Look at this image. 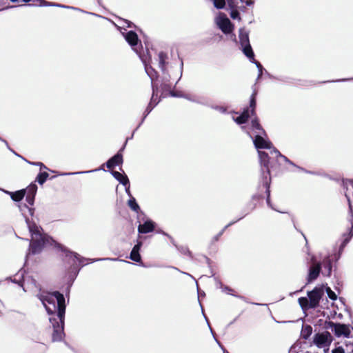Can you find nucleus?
I'll return each instance as SVG.
<instances>
[{"mask_svg":"<svg viewBox=\"0 0 353 353\" xmlns=\"http://www.w3.org/2000/svg\"><path fill=\"white\" fill-rule=\"evenodd\" d=\"M22 280L23 281H24V279H23V272L20 271L15 276H14V278L13 279H12V282L14 283H18L19 285H21V287H23V290L26 291L24 287H23V284L22 283Z\"/></svg>","mask_w":353,"mask_h":353,"instance_id":"nucleus-28","label":"nucleus"},{"mask_svg":"<svg viewBox=\"0 0 353 353\" xmlns=\"http://www.w3.org/2000/svg\"><path fill=\"white\" fill-rule=\"evenodd\" d=\"M235 222H237V220H235V221H233L232 223H234Z\"/></svg>","mask_w":353,"mask_h":353,"instance_id":"nucleus-63","label":"nucleus"},{"mask_svg":"<svg viewBox=\"0 0 353 353\" xmlns=\"http://www.w3.org/2000/svg\"><path fill=\"white\" fill-rule=\"evenodd\" d=\"M18 156H19V157H21V159H23V157H21V155H18ZM24 160L27 162V160H26V159H24Z\"/></svg>","mask_w":353,"mask_h":353,"instance_id":"nucleus-57","label":"nucleus"},{"mask_svg":"<svg viewBox=\"0 0 353 353\" xmlns=\"http://www.w3.org/2000/svg\"><path fill=\"white\" fill-rule=\"evenodd\" d=\"M27 163L29 164L33 165L39 166V167H40L41 170H42V169L48 170V168L41 162H31V161H27Z\"/></svg>","mask_w":353,"mask_h":353,"instance_id":"nucleus-37","label":"nucleus"},{"mask_svg":"<svg viewBox=\"0 0 353 353\" xmlns=\"http://www.w3.org/2000/svg\"><path fill=\"white\" fill-rule=\"evenodd\" d=\"M20 208H21V211H23V208H26V209L28 210V211L29 212L30 215L33 214V212H34V208H29L26 205H23V206H21Z\"/></svg>","mask_w":353,"mask_h":353,"instance_id":"nucleus-40","label":"nucleus"},{"mask_svg":"<svg viewBox=\"0 0 353 353\" xmlns=\"http://www.w3.org/2000/svg\"><path fill=\"white\" fill-rule=\"evenodd\" d=\"M256 94V92H254L250 98V106L251 108V114H254L255 112V106H256V99L255 95Z\"/></svg>","mask_w":353,"mask_h":353,"instance_id":"nucleus-31","label":"nucleus"},{"mask_svg":"<svg viewBox=\"0 0 353 353\" xmlns=\"http://www.w3.org/2000/svg\"><path fill=\"white\" fill-rule=\"evenodd\" d=\"M123 163V157L120 152L113 156L106 162V166L108 168H112L113 167L120 165Z\"/></svg>","mask_w":353,"mask_h":353,"instance_id":"nucleus-18","label":"nucleus"},{"mask_svg":"<svg viewBox=\"0 0 353 353\" xmlns=\"http://www.w3.org/2000/svg\"><path fill=\"white\" fill-rule=\"evenodd\" d=\"M248 135L252 139L254 145L257 149H270L272 148V143L263 137L262 134L260 132L255 135L254 138H253L250 133H248Z\"/></svg>","mask_w":353,"mask_h":353,"instance_id":"nucleus-12","label":"nucleus"},{"mask_svg":"<svg viewBox=\"0 0 353 353\" xmlns=\"http://www.w3.org/2000/svg\"><path fill=\"white\" fill-rule=\"evenodd\" d=\"M215 340L216 341L217 343H219L220 345L219 341H218L216 339H215Z\"/></svg>","mask_w":353,"mask_h":353,"instance_id":"nucleus-62","label":"nucleus"},{"mask_svg":"<svg viewBox=\"0 0 353 353\" xmlns=\"http://www.w3.org/2000/svg\"><path fill=\"white\" fill-rule=\"evenodd\" d=\"M345 191V195L348 201L349 212L353 213V180H349L343 182Z\"/></svg>","mask_w":353,"mask_h":353,"instance_id":"nucleus-13","label":"nucleus"},{"mask_svg":"<svg viewBox=\"0 0 353 353\" xmlns=\"http://www.w3.org/2000/svg\"><path fill=\"white\" fill-rule=\"evenodd\" d=\"M122 34L123 35L125 41L132 47V50L135 51L137 54H139V58L141 59V57H143L144 59H146V63L148 65H150V61L148 59H150V58H148V56H145L144 54H141L138 50L139 38L136 32H134L132 30H130L126 32H122Z\"/></svg>","mask_w":353,"mask_h":353,"instance_id":"nucleus-8","label":"nucleus"},{"mask_svg":"<svg viewBox=\"0 0 353 353\" xmlns=\"http://www.w3.org/2000/svg\"><path fill=\"white\" fill-rule=\"evenodd\" d=\"M182 67H183V62L181 61V68H180L181 74H182Z\"/></svg>","mask_w":353,"mask_h":353,"instance_id":"nucleus-53","label":"nucleus"},{"mask_svg":"<svg viewBox=\"0 0 353 353\" xmlns=\"http://www.w3.org/2000/svg\"><path fill=\"white\" fill-rule=\"evenodd\" d=\"M101 168H98L92 170H88V171H83V172H72V173H67L66 174H85V173H90L95 171L100 170Z\"/></svg>","mask_w":353,"mask_h":353,"instance_id":"nucleus-39","label":"nucleus"},{"mask_svg":"<svg viewBox=\"0 0 353 353\" xmlns=\"http://www.w3.org/2000/svg\"><path fill=\"white\" fill-rule=\"evenodd\" d=\"M141 61H142L143 63L144 64L145 70L147 74L148 75V77H150V79H151V83H152V96L151 101L150 103H151V104L154 105V104H155L156 102H157V103L159 102V100H157V97H155V91H156V89H157V86H158V84L156 83V82H154L155 79L157 78V72L152 68V65H148L146 63L145 59H144L143 57H141Z\"/></svg>","mask_w":353,"mask_h":353,"instance_id":"nucleus-7","label":"nucleus"},{"mask_svg":"<svg viewBox=\"0 0 353 353\" xmlns=\"http://www.w3.org/2000/svg\"><path fill=\"white\" fill-rule=\"evenodd\" d=\"M349 79H340V80H337L336 81H348Z\"/></svg>","mask_w":353,"mask_h":353,"instance_id":"nucleus-52","label":"nucleus"},{"mask_svg":"<svg viewBox=\"0 0 353 353\" xmlns=\"http://www.w3.org/2000/svg\"><path fill=\"white\" fill-rule=\"evenodd\" d=\"M49 176L48 173L46 172H40L36 179V181L40 184L43 185L46 181L47 180L48 177Z\"/></svg>","mask_w":353,"mask_h":353,"instance_id":"nucleus-30","label":"nucleus"},{"mask_svg":"<svg viewBox=\"0 0 353 353\" xmlns=\"http://www.w3.org/2000/svg\"><path fill=\"white\" fill-rule=\"evenodd\" d=\"M156 105H157V102H156L155 104H154V105L151 104V103H149V105H148V107L145 109L144 117H143V119L141 122L143 121L145 118L150 114V112L152 110V109L154 108V106Z\"/></svg>","mask_w":353,"mask_h":353,"instance_id":"nucleus-34","label":"nucleus"},{"mask_svg":"<svg viewBox=\"0 0 353 353\" xmlns=\"http://www.w3.org/2000/svg\"><path fill=\"white\" fill-rule=\"evenodd\" d=\"M332 323L333 325L332 331L336 336L340 337L343 336L345 337H348L350 336V330L347 325L340 323Z\"/></svg>","mask_w":353,"mask_h":353,"instance_id":"nucleus-14","label":"nucleus"},{"mask_svg":"<svg viewBox=\"0 0 353 353\" xmlns=\"http://www.w3.org/2000/svg\"><path fill=\"white\" fill-rule=\"evenodd\" d=\"M321 270V263L314 264L309 268V273L307 276V282L310 283L316 280L319 276Z\"/></svg>","mask_w":353,"mask_h":353,"instance_id":"nucleus-15","label":"nucleus"},{"mask_svg":"<svg viewBox=\"0 0 353 353\" xmlns=\"http://www.w3.org/2000/svg\"><path fill=\"white\" fill-rule=\"evenodd\" d=\"M128 206L133 211H134L136 212H139V211L140 210V207L137 204L136 199L133 196H131V198L130 199V200L128 202Z\"/></svg>","mask_w":353,"mask_h":353,"instance_id":"nucleus-29","label":"nucleus"},{"mask_svg":"<svg viewBox=\"0 0 353 353\" xmlns=\"http://www.w3.org/2000/svg\"><path fill=\"white\" fill-rule=\"evenodd\" d=\"M36 296L41 301L48 314H54L57 311L58 316H65V303L62 294L57 291L50 293L39 289Z\"/></svg>","mask_w":353,"mask_h":353,"instance_id":"nucleus-2","label":"nucleus"},{"mask_svg":"<svg viewBox=\"0 0 353 353\" xmlns=\"http://www.w3.org/2000/svg\"><path fill=\"white\" fill-rule=\"evenodd\" d=\"M326 292L327 294L328 297L332 300H336L337 299L336 294L330 289V288L327 287L326 288Z\"/></svg>","mask_w":353,"mask_h":353,"instance_id":"nucleus-35","label":"nucleus"},{"mask_svg":"<svg viewBox=\"0 0 353 353\" xmlns=\"http://www.w3.org/2000/svg\"><path fill=\"white\" fill-rule=\"evenodd\" d=\"M15 7H17V6H11L8 7L7 8H15Z\"/></svg>","mask_w":353,"mask_h":353,"instance_id":"nucleus-55","label":"nucleus"},{"mask_svg":"<svg viewBox=\"0 0 353 353\" xmlns=\"http://www.w3.org/2000/svg\"><path fill=\"white\" fill-rule=\"evenodd\" d=\"M313 341L319 348L328 347L332 341V336L330 332L325 331L315 334Z\"/></svg>","mask_w":353,"mask_h":353,"instance_id":"nucleus-9","label":"nucleus"},{"mask_svg":"<svg viewBox=\"0 0 353 353\" xmlns=\"http://www.w3.org/2000/svg\"><path fill=\"white\" fill-rule=\"evenodd\" d=\"M64 319L65 316L60 317L51 316L49 319L52 324L53 332L52 334V341H61L64 336Z\"/></svg>","mask_w":353,"mask_h":353,"instance_id":"nucleus-6","label":"nucleus"},{"mask_svg":"<svg viewBox=\"0 0 353 353\" xmlns=\"http://www.w3.org/2000/svg\"><path fill=\"white\" fill-rule=\"evenodd\" d=\"M233 224V223H228L227 225H225L224 227V228L217 234L219 237L221 236H222V234H223L224 231L228 228L230 227V225H232Z\"/></svg>","mask_w":353,"mask_h":353,"instance_id":"nucleus-45","label":"nucleus"},{"mask_svg":"<svg viewBox=\"0 0 353 353\" xmlns=\"http://www.w3.org/2000/svg\"><path fill=\"white\" fill-rule=\"evenodd\" d=\"M245 3L246 6H250L253 5L254 2L253 0H245Z\"/></svg>","mask_w":353,"mask_h":353,"instance_id":"nucleus-48","label":"nucleus"},{"mask_svg":"<svg viewBox=\"0 0 353 353\" xmlns=\"http://www.w3.org/2000/svg\"><path fill=\"white\" fill-rule=\"evenodd\" d=\"M241 47L243 54L250 59V61L252 63L255 61L256 60L254 59V54L250 44Z\"/></svg>","mask_w":353,"mask_h":353,"instance_id":"nucleus-24","label":"nucleus"},{"mask_svg":"<svg viewBox=\"0 0 353 353\" xmlns=\"http://www.w3.org/2000/svg\"><path fill=\"white\" fill-rule=\"evenodd\" d=\"M26 222L31 235L27 256L30 254H39L43 249L48 245L54 244V246L60 248L65 253V257L72 259L74 263L78 262L79 265L83 266L84 265V262L88 260V259L80 256L77 253L72 252L59 243H57L50 236L42 233V228L40 226L31 222L28 219H26Z\"/></svg>","mask_w":353,"mask_h":353,"instance_id":"nucleus-1","label":"nucleus"},{"mask_svg":"<svg viewBox=\"0 0 353 353\" xmlns=\"http://www.w3.org/2000/svg\"><path fill=\"white\" fill-rule=\"evenodd\" d=\"M18 156H19V157H21V159H23V157H21V155H18ZM24 160L27 162V160H26V159H24Z\"/></svg>","mask_w":353,"mask_h":353,"instance_id":"nucleus-58","label":"nucleus"},{"mask_svg":"<svg viewBox=\"0 0 353 353\" xmlns=\"http://www.w3.org/2000/svg\"><path fill=\"white\" fill-rule=\"evenodd\" d=\"M251 127H252V130H254V132L256 133V134H257L260 132V134H264V136H266L265 131L263 129V128L259 123V121L256 118L252 120Z\"/></svg>","mask_w":353,"mask_h":353,"instance_id":"nucleus-22","label":"nucleus"},{"mask_svg":"<svg viewBox=\"0 0 353 353\" xmlns=\"http://www.w3.org/2000/svg\"><path fill=\"white\" fill-rule=\"evenodd\" d=\"M155 223L150 219H147L143 223H140L138 226V232L141 234H146L152 232L154 230Z\"/></svg>","mask_w":353,"mask_h":353,"instance_id":"nucleus-16","label":"nucleus"},{"mask_svg":"<svg viewBox=\"0 0 353 353\" xmlns=\"http://www.w3.org/2000/svg\"><path fill=\"white\" fill-rule=\"evenodd\" d=\"M104 260L117 261L118 259H112V258L95 259L92 260V262L99 261H104Z\"/></svg>","mask_w":353,"mask_h":353,"instance_id":"nucleus-44","label":"nucleus"},{"mask_svg":"<svg viewBox=\"0 0 353 353\" xmlns=\"http://www.w3.org/2000/svg\"><path fill=\"white\" fill-rule=\"evenodd\" d=\"M271 154H274L276 155V157H279L282 158L285 162H287L290 165H292L293 167H294L296 170H298L299 171H302V172H304L306 173H311L310 172L307 171L304 168L295 165L292 161H291L290 159H288L285 156L282 155L280 153V152L275 148H273V150L271 151Z\"/></svg>","mask_w":353,"mask_h":353,"instance_id":"nucleus-19","label":"nucleus"},{"mask_svg":"<svg viewBox=\"0 0 353 353\" xmlns=\"http://www.w3.org/2000/svg\"><path fill=\"white\" fill-rule=\"evenodd\" d=\"M37 187L35 184H32L28 188V194H36Z\"/></svg>","mask_w":353,"mask_h":353,"instance_id":"nucleus-36","label":"nucleus"},{"mask_svg":"<svg viewBox=\"0 0 353 353\" xmlns=\"http://www.w3.org/2000/svg\"><path fill=\"white\" fill-rule=\"evenodd\" d=\"M183 98H185L189 101H195L193 99H192L189 95L188 94H185L183 95Z\"/></svg>","mask_w":353,"mask_h":353,"instance_id":"nucleus-50","label":"nucleus"},{"mask_svg":"<svg viewBox=\"0 0 353 353\" xmlns=\"http://www.w3.org/2000/svg\"><path fill=\"white\" fill-rule=\"evenodd\" d=\"M214 6L217 9H222L225 6V0H214Z\"/></svg>","mask_w":353,"mask_h":353,"instance_id":"nucleus-33","label":"nucleus"},{"mask_svg":"<svg viewBox=\"0 0 353 353\" xmlns=\"http://www.w3.org/2000/svg\"><path fill=\"white\" fill-rule=\"evenodd\" d=\"M32 284L37 288V282L34 279H32Z\"/></svg>","mask_w":353,"mask_h":353,"instance_id":"nucleus-51","label":"nucleus"},{"mask_svg":"<svg viewBox=\"0 0 353 353\" xmlns=\"http://www.w3.org/2000/svg\"><path fill=\"white\" fill-rule=\"evenodd\" d=\"M249 117L250 110L248 108L245 110L240 116L236 118H234V120L238 124H243L247 122Z\"/></svg>","mask_w":353,"mask_h":353,"instance_id":"nucleus-23","label":"nucleus"},{"mask_svg":"<svg viewBox=\"0 0 353 353\" xmlns=\"http://www.w3.org/2000/svg\"><path fill=\"white\" fill-rule=\"evenodd\" d=\"M142 246V242L141 241H139L132 248L131 252H130V259L135 262H141V255L139 254V251H140V249Z\"/></svg>","mask_w":353,"mask_h":353,"instance_id":"nucleus-17","label":"nucleus"},{"mask_svg":"<svg viewBox=\"0 0 353 353\" xmlns=\"http://www.w3.org/2000/svg\"><path fill=\"white\" fill-rule=\"evenodd\" d=\"M163 234L164 235L168 236V234H167L166 233H165V232H163Z\"/></svg>","mask_w":353,"mask_h":353,"instance_id":"nucleus-61","label":"nucleus"},{"mask_svg":"<svg viewBox=\"0 0 353 353\" xmlns=\"http://www.w3.org/2000/svg\"><path fill=\"white\" fill-rule=\"evenodd\" d=\"M34 195L35 194H28L26 196V201L28 203L29 205H32L34 204Z\"/></svg>","mask_w":353,"mask_h":353,"instance_id":"nucleus-38","label":"nucleus"},{"mask_svg":"<svg viewBox=\"0 0 353 353\" xmlns=\"http://www.w3.org/2000/svg\"><path fill=\"white\" fill-rule=\"evenodd\" d=\"M323 290L316 287L312 291L307 292V297H301L298 302L303 310L305 311L311 308H316L319 305V301L323 295Z\"/></svg>","mask_w":353,"mask_h":353,"instance_id":"nucleus-4","label":"nucleus"},{"mask_svg":"<svg viewBox=\"0 0 353 353\" xmlns=\"http://www.w3.org/2000/svg\"><path fill=\"white\" fill-rule=\"evenodd\" d=\"M210 330H211V332L212 333V334L214 335L213 330L211 328H210Z\"/></svg>","mask_w":353,"mask_h":353,"instance_id":"nucleus-60","label":"nucleus"},{"mask_svg":"<svg viewBox=\"0 0 353 353\" xmlns=\"http://www.w3.org/2000/svg\"><path fill=\"white\" fill-rule=\"evenodd\" d=\"M230 17L234 19H237L239 17V13L237 11H232L230 14Z\"/></svg>","mask_w":353,"mask_h":353,"instance_id":"nucleus-43","label":"nucleus"},{"mask_svg":"<svg viewBox=\"0 0 353 353\" xmlns=\"http://www.w3.org/2000/svg\"><path fill=\"white\" fill-rule=\"evenodd\" d=\"M353 236V231L352 230H350L347 234H343V241L340 245L339 253H335L333 255H329L325 256L323 259L321 264V268H323V270L322 271V274L324 276H330L332 274V261L335 260L337 261L342 254V252L346 245L348 243V242L350 241L351 238Z\"/></svg>","mask_w":353,"mask_h":353,"instance_id":"nucleus-3","label":"nucleus"},{"mask_svg":"<svg viewBox=\"0 0 353 353\" xmlns=\"http://www.w3.org/2000/svg\"><path fill=\"white\" fill-rule=\"evenodd\" d=\"M168 56L163 52H160L157 54V61L158 62L159 68L161 69L163 76L161 80V88L163 90H170L172 86L170 83V75L168 73Z\"/></svg>","mask_w":353,"mask_h":353,"instance_id":"nucleus-5","label":"nucleus"},{"mask_svg":"<svg viewBox=\"0 0 353 353\" xmlns=\"http://www.w3.org/2000/svg\"><path fill=\"white\" fill-rule=\"evenodd\" d=\"M39 1H40V4H39L40 6H57V7H62V8H65L75 9L73 7L65 6H63V5L58 4V3L48 2L46 0H39Z\"/></svg>","mask_w":353,"mask_h":353,"instance_id":"nucleus-27","label":"nucleus"},{"mask_svg":"<svg viewBox=\"0 0 353 353\" xmlns=\"http://www.w3.org/2000/svg\"><path fill=\"white\" fill-rule=\"evenodd\" d=\"M185 274H187L188 276H190V274H187V273H185Z\"/></svg>","mask_w":353,"mask_h":353,"instance_id":"nucleus-64","label":"nucleus"},{"mask_svg":"<svg viewBox=\"0 0 353 353\" xmlns=\"http://www.w3.org/2000/svg\"><path fill=\"white\" fill-rule=\"evenodd\" d=\"M215 23L217 26L225 34H229L232 30V26L230 19L223 13H219L215 18Z\"/></svg>","mask_w":353,"mask_h":353,"instance_id":"nucleus-10","label":"nucleus"},{"mask_svg":"<svg viewBox=\"0 0 353 353\" xmlns=\"http://www.w3.org/2000/svg\"><path fill=\"white\" fill-rule=\"evenodd\" d=\"M112 174L118 181H119L120 183L124 186H126V185H128L130 182L128 176L125 174H123L117 171H112Z\"/></svg>","mask_w":353,"mask_h":353,"instance_id":"nucleus-21","label":"nucleus"},{"mask_svg":"<svg viewBox=\"0 0 353 353\" xmlns=\"http://www.w3.org/2000/svg\"><path fill=\"white\" fill-rule=\"evenodd\" d=\"M253 63L256 65V68H258L259 74L256 79V80L258 81L261 77L264 69L263 65L259 61H255Z\"/></svg>","mask_w":353,"mask_h":353,"instance_id":"nucleus-32","label":"nucleus"},{"mask_svg":"<svg viewBox=\"0 0 353 353\" xmlns=\"http://www.w3.org/2000/svg\"><path fill=\"white\" fill-rule=\"evenodd\" d=\"M170 94L172 97H183L184 95L183 94H181V93H176V92H171Z\"/></svg>","mask_w":353,"mask_h":353,"instance_id":"nucleus-46","label":"nucleus"},{"mask_svg":"<svg viewBox=\"0 0 353 353\" xmlns=\"http://www.w3.org/2000/svg\"><path fill=\"white\" fill-rule=\"evenodd\" d=\"M214 241H218V240H219V236L218 235H216V236L214 237Z\"/></svg>","mask_w":353,"mask_h":353,"instance_id":"nucleus-54","label":"nucleus"},{"mask_svg":"<svg viewBox=\"0 0 353 353\" xmlns=\"http://www.w3.org/2000/svg\"><path fill=\"white\" fill-rule=\"evenodd\" d=\"M259 157L261 165L262 166V173L263 180H265V176L269 179L270 176V157L268 153L262 151H259Z\"/></svg>","mask_w":353,"mask_h":353,"instance_id":"nucleus-11","label":"nucleus"},{"mask_svg":"<svg viewBox=\"0 0 353 353\" xmlns=\"http://www.w3.org/2000/svg\"><path fill=\"white\" fill-rule=\"evenodd\" d=\"M125 192H126L127 194L131 198V196H132L130 191V183L128 185H126V186H125Z\"/></svg>","mask_w":353,"mask_h":353,"instance_id":"nucleus-47","label":"nucleus"},{"mask_svg":"<svg viewBox=\"0 0 353 353\" xmlns=\"http://www.w3.org/2000/svg\"><path fill=\"white\" fill-rule=\"evenodd\" d=\"M6 194L10 196L11 199L14 201H20L25 196L26 190H21L14 192H9L8 190H3Z\"/></svg>","mask_w":353,"mask_h":353,"instance_id":"nucleus-20","label":"nucleus"},{"mask_svg":"<svg viewBox=\"0 0 353 353\" xmlns=\"http://www.w3.org/2000/svg\"><path fill=\"white\" fill-rule=\"evenodd\" d=\"M12 2H17L19 0H10Z\"/></svg>","mask_w":353,"mask_h":353,"instance_id":"nucleus-59","label":"nucleus"},{"mask_svg":"<svg viewBox=\"0 0 353 353\" xmlns=\"http://www.w3.org/2000/svg\"><path fill=\"white\" fill-rule=\"evenodd\" d=\"M239 40L241 46L250 45L248 33L244 30H240Z\"/></svg>","mask_w":353,"mask_h":353,"instance_id":"nucleus-26","label":"nucleus"},{"mask_svg":"<svg viewBox=\"0 0 353 353\" xmlns=\"http://www.w3.org/2000/svg\"><path fill=\"white\" fill-rule=\"evenodd\" d=\"M213 108H214L215 110H216L222 113L226 112V108L223 106H215V107H213Z\"/></svg>","mask_w":353,"mask_h":353,"instance_id":"nucleus-42","label":"nucleus"},{"mask_svg":"<svg viewBox=\"0 0 353 353\" xmlns=\"http://www.w3.org/2000/svg\"><path fill=\"white\" fill-rule=\"evenodd\" d=\"M22 1H23V2H25V3H28V2L30 1L31 0H22Z\"/></svg>","mask_w":353,"mask_h":353,"instance_id":"nucleus-56","label":"nucleus"},{"mask_svg":"<svg viewBox=\"0 0 353 353\" xmlns=\"http://www.w3.org/2000/svg\"><path fill=\"white\" fill-rule=\"evenodd\" d=\"M223 291H225V292H228V294H231V292H232V291H233V290H232V289H231V288H229V287L225 286V287H224V288H223Z\"/></svg>","mask_w":353,"mask_h":353,"instance_id":"nucleus-49","label":"nucleus"},{"mask_svg":"<svg viewBox=\"0 0 353 353\" xmlns=\"http://www.w3.org/2000/svg\"><path fill=\"white\" fill-rule=\"evenodd\" d=\"M270 177H269V179H267V176H265V180L263 181V185L266 188V192H267V199H266V202H267V204L271 208L272 210H276L277 211V210L276 208H274L272 204H271V202H270V190H269V188H270ZM279 212V210H278ZM279 212H281L279 211Z\"/></svg>","mask_w":353,"mask_h":353,"instance_id":"nucleus-25","label":"nucleus"},{"mask_svg":"<svg viewBox=\"0 0 353 353\" xmlns=\"http://www.w3.org/2000/svg\"><path fill=\"white\" fill-rule=\"evenodd\" d=\"M332 353H345V351L342 347H338L334 349Z\"/></svg>","mask_w":353,"mask_h":353,"instance_id":"nucleus-41","label":"nucleus"}]
</instances>
